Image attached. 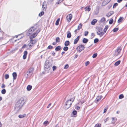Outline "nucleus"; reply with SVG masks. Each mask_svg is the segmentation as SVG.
Segmentation results:
<instances>
[{
	"instance_id": "nucleus-1",
	"label": "nucleus",
	"mask_w": 127,
	"mask_h": 127,
	"mask_svg": "<svg viewBox=\"0 0 127 127\" xmlns=\"http://www.w3.org/2000/svg\"><path fill=\"white\" fill-rule=\"evenodd\" d=\"M24 102V99L23 98H21L16 103L15 106V109L16 110L18 111L22 107Z\"/></svg>"
},
{
	"instance_id": "nucleus-2",
	"label": "nucleus",
	"mask_w": 127,
	"mask_h": 127,
	"mask_svg": "<svg viewBox=\"0 0 127 127\" xmlns=\"http://www.w3.org/2000/svg\"><path fill=\"white\" fill-rule=\"evenodd\" d=\"M74 98H71L67 100L65 102L64 106V108L67 109L69 108L71 106L72 103L73 101Z\"/></svg>"
},
{
	"instance_id": "nucleus-3",
	"label": "nucleus",
	"mask_w": 127,
	"mask_h": 127,
	"mask_svg": "<svg viewBox=\"0 0 127 127\" xmlns=\"http://www.w3.org/2000/svg\"><path fill=\"white\" fill-rule=\"evenodd\" d=\"M37 25H36L31 28L27 32V35H29L30 34H32L33 32L35 31V30L37 28Z\"/></svg>"
},
{
	"instance_id": "nucleus-4",
	"label": "nucleus",
	"mask_w": 127,
	"mask_h": 127,
	"mask_svg": "<svg viewBox=\"0 0 127 127\" xmlns=\"http://www.w3.org/2000/svg\"><path fill=\"white\" fill-rule=\"evenodd\" d=\"M96 29L97 34L99 35L100 37L102 36L105 32V31L104 32L102 31V29L101 28L97 27Z\"/></svg>"
},
{
	"instance_id": "nucleus-5",
	"label": "nucleus",
	"mask_w": 127,
	"mask_h": 127,
	"mask_svg": "<svg viewBox=\"0 0 127 127\" xmlns=\"http://www.w3.org/2000/svg\"><path fill=\"white\" fill-rule=\"evenodd\" d=\"M37 41V39H30V42L28 45V46L29 47V48H31L35 44Z\"/></svg>"
},
{
	"instance_id": "nucleus-6",
	"label": "nucleus",
	"mask_w": 127,
	"mask_h": 127,
	"mask_svg": "<svg viewBox=\"0 0 127 127\" xmlns=\"http://www.w3.org/2000/svg\"><path fill=\"white\" fill-rule=\"evenodd\" d=\"M40 31V29H38L37 30L36 32L32 34L30 36V39H33V38L35 37L37 35L38 33Z\"/></svg>"
},
{
	"instance_id": "nucleus-7",
	"label": "nucleus",
	"mask_w": 127,
	"mask_h": 127,
	"mask_svg": "<svg viewBox=\"0 0 127 127\" xmlns=\"http://www.w3.org/2000/svg\"><path fill=\"white\" fill-rule=\"evenodd\" d=\"M34 69L33 68H30L27 72L28 77H30L33 73Z\"/></svg>"
},
{
	"instance_id": "nucleus-8",
	"label": "nucleus",
	"mask_w": 127,
	"mask_h": 127,
	"mask_svg": "<svg viewBox=\"0 0 127 127\" xmlns=\"http://www.w3.org/2000/svg\"><path fill=\"white\" fill-rule=\"evenodd\" d=\"M51 64L49 63L46 62L45 63L44 65L45 69V70L47 69L49 70L51 68Z\"/></svg>"
},
{
	"instance_id": "nucleus-9",
	"label": "nucleus",
	"mask_w": 127,
	"mask_h": 127,
	"mask_svg": "<svg viewBox=\"0 0 127 127\" xmlns=\"http://www.w3.org/2000/svg\"><path fill=\"white\" fill-rule=\"evenodd\" d=\"M121 50V49L120 47H118L115 51L114 55L115 56H117L120 53Z\"/></svg>"
},
{
	"instance_id": "nucleus-10",
	"label": "nucleus",
	"mask_w": 127,
	"mask_h": 127,
	"mask_svg": "<svg viewBox=\"0 0 127 127\" xmlns=\"http://www.w3.org/2000/svg\"><path fill=\"white\" fill-rule=\"evenodd\" d=\"M84 45H81L78 46L77 47V49L78 51L79 52H80L84 49Z\"/></svg>"
},
{
	"instance_id": "nucleus-11",
	"label": "nucleus",
	"mask_w": 127,
	"mask_h": 127,
	"mask_svg": "<svg viewBox=\"0 0 127 127\" xmlns=\"http://www.w3.org/2000/svg\"><path fill=\"white\" fill-rule=\"evenodd\" d=\"M66 19L68 22H69L72 18V15L71 14L68 15L66 16Z\"/></svg>"
},
{
	"instance_id": "nucleus-12",
	"label": "nucleus",
	"mask_w": 127,
	"mask_h": 127,
	"mask_svg": "<svg viewBox=\"0 0 127 127\" xmlns=\"http://www.w3.org/2000/svg\"><path fill=\"white\" fill-rule=\"evenodd\" d=\"M102 96H99L97 97L96 100H95V101L96 103H97L98 102L100 101L101 99Z\"/></svg>"
},
{
	"instance_id": "nucleus-13",
	"label": "nucleus",
	"mask_w": 127,
	"mask_h": 127,
	"mask_svg": "<svg viewBox=\"0 0 127 127\" xmlns=\"http://www.w3.org/2000/svg\"><path fill=\"white\" fill-rule=\"evenodd\" d=\"M27 51H25L24 52V55L23 56V58L24 59H25L27 57Z\"/></svg>"
},
{
	"instance_id": "nucleus-14",
	"label": "nucleus",
	"mask_w": 127,
	"mask_h": 127,
	"mask_svg": "<svg viewBox=\"0 0 127 127\" xmlns=\"http://www.w3.org/2000/svg\"><path fill=\"white\" fill-rule=\"evenodd\" d=\"M80 38V36H78L77 38L74 41V43L75 44L77 43L78 41Z\"/></svg>"
},
{
	"instance_id": "nucleus-15",
	"label": "nucleus",
	"mask_w": 127,
	"mask_h": 127,
	"mask_svg": "<svg viewBox=\"0 0 127 127\" xmlns=\"http://www.w3.org/2000/svg\"><path fill=\"white\" fill-rule=\"evenodd\" d=\"M90 7V6H88L85 7V11H87L88 12L90 11L91 9Z\"/></svg>"
},
{
	"instance_id": "nucleus-16",
	"label": "nucleus",
	"mask_w": 127,
	"mask_h": 127,
	"mask_svg": "<svg viewBox=\"0 0 127 127\" xmlns=\"http://www.w3.org/2000/svg\"><path fill=\"white\" fill-rule=\"evenodd\" d=\"M17 74L16 73L14 72L12 73V76L13 77L14 80H15L17 77Z\"/></svg>"
},
{
	"instance_id": "nucleus-17",
	"label": "nucleus",
	"mask_w": 127,
	"mask_h": 127,
	"mask_svg": "<svg viewBox=\"0 0 127 127\" xmlns=\"http://www.w3.org/2000/svg\"><path fill=\"white\" fill-rule=\"evenodd\" d=\"M114 12L113 11H111L108 13L106 15V16L107 17H109L112 15L113 14Z\"/></svg>"
},
{
	"instance_id": "nucleus-18",
	"label": "nucleus",
	"mask_w": 127,
	"mask_h": 127,
	"mask_svg": "<svg viewBox=\"0 0 127 127\" xmlns=\"http://www.w3.org/2000/svg\"><path fill=\"white\" fill-rule=\"evenodd\" d=\"M21 36L18 39H17L15 40V42H16V41H17L18 40H19L20 39H21V38H22L23 37V36H21V35H16L15 36V37H16V38H17L18 37Z\"/></svg>"
},
{
	"instance_id": "nucleus-19",
	"label": "nucleus",
	"mask_w": 127,
	"mask_h": 127,
	"mask_svg": "<svg viewBox=\"0 0 127 127\" xmlns=\"http://www.w3.org/2000/svg\"><path fill=\"white\" fill-rule=\"evenodd\" d=\"M97 22V20L95 19H94L92 22H91V24L92 25H95V23Z\"/></svg>"
},
{
	"instance_id": "nucleus-20",
	"label": "nucleus",
	"mask_w": 127,
	"mask_h": 127,
	"mask_svg": "<svg viewBox=\"0 0 127 127\" xmlns=\"http://www.w3.org/2000/svg\"><path fill=\"white\" fill-rule=\"evenodd\" d=\"M67 38H70L71 36V33L69 31H68L67 32Z\"/></svg>"
},
{
	"instance_id": "nucleus-21",
	"label": "nucleus",
	"mask_w": 127,
	"mask_h": 127,
	"mask_svg": "<svg viewBox=\"0 0 127 127\" xmlns=\"http://www.w3.org/2000/svg\"><path fill=\"white\" fill-rule=\"evenodd\" d=\"M108 3V2L107 1H106V0H104V1L103 2L102 4V5L105 6Z\"/></svg>"
},
{
	"instance_id": "nucleus-22",
	"label": "nucleus",
	"mask_w": 127,
	"mask_h": 127,
	"mask_svg": "<svg viewBox=\"0 0 127 127\" xmlns=\"http://www.w3.org/2000/svg\"><path fill=\"white\" fill-rule=\"evenodd\" d=\"M32 88V86H31L28 85L27 87V89L28 91H29Z\"/></svg>"
},
{
	"instance_id": "nucleus-23",
	"label": "nucleus",
	"mask_w": 127,
	"mask_h": 127,
	"mask_svg": "<svg viewBox=\"0 0 127 127\" xmlns=\"http://www.w3.org/2000/svg\"><path fill=\"white\" fill-rule=\"evenodd\" d=\"M83 42L84 43H86L88 41V39L86 38H84L83 39Z\"/></svg>"
},
{
	"instance_id": "nucleus-24",
	"label": "nucleus",
	"mask_w": 127,
	"mask_h": 127,
	"mask_svg": "<svg viewBox=\"0 0 127 127\" xmlns=\"http://www.w3.org/2000/svg\"><path fill=\"white\" fill-rule=\"evenodd\" d=\"M61 49V46H59L57 47L55 49V50L56 51H58Z\"/></svg>"
},
{
	"instance_id": "nucleus-25",
	"label": "nucleus",
	"mask_w": 127,
	"mask_h": 127,
	"mask_svg": "<svg viewBox=\"0 0 127 127\" xmlns=\"http://www.w3.org/2000/svg\"><path fill=\"white\" fill-rule=\"evenodd\" d=\"M99 12V11L97 9H95L94 12V14L95 15H96L98 14V13Z\"/></svg>"
},
{
	"instance_id": "nucleus-26",
	"label": "nucleus",
	"mask_w": 127,
	"mask_h": 127,
	"mask_svg": "<svg viewBox=\"0 0 127 127\" xmlns=\"http://www.w3.org/2000/svg\"><path fill=\"white\" fill-rule=\"evenodd\" d=\"M123 19L124 18L123 17H120L119 19L118 20V23H120L121 22H122Z\"/></svg>"
},
{
	"instance_id": "nucleus-27",
	"label": "nucleus",
	"mask_w": 127,
	"mask_h": 127,
	"mask_svg": "<svg viewBox=\"0 0 127 127\" xmlns=\"http://www.w3.org/2000/svg\"><path fill=\"white\" fill-rule=\"evenodd\" d=\"M120 63V61H118L115 62L114 64V65L115 66H117Z\"/></svg>"
},
{
	"instance_id": "nucleus-28",
	"label": "nucleus",
	"mask_w": 127,
	"mask_h": 127,
	"mask_svg": "<svg viewBox=\"0 0 127 127\" xmlns=\"http://www.w3.org/2000/svg\"><path fill=\"white\" fill-rule=\"evenodd\" d=\"M26 115L25 114H24L23 115H19L18 117L19 118H22L24 117Z\"/></svg>"
},
{
	"instance_id": "nucleus-29",
	"label": "nucleus",
	"mask_w": 127,
	"mask_h": 127,
	"mask_svg": "<svg viewBox=\"0 0 127 127\" xmlns=\"http://www.w3.org/2000/svg\"><path fill=\"white\" fill-rule=\"evenodd\" d=\"M69 44V42L68 41H66L65 42L64 45L67 46H68Z\"/></svg>"
},
{
	"instance_id": "nucleus-30",
	"label": "nucleus",
	"mask_w": 127,
	"mask_h": 127,
	"mask_svg": "<svg viewBox=\"0 0 127 127\" xmlns=\"http://www.w3.org/2000/svg\"><path fill=\"white\" fill-rule=\"evenodd\" d=\"M60 20V18H58V19L57 20L55 23L56 25L57 26L59 25V22Z\"/></svg>"
},
{
	"instance_id": "nucleus-31",
	"label": "nucleus",
	"mask_w": 127,
	"mask_h": 127,
	"mask_svg": "<svg viewBox=\"0 0 127 127\" xmlns=\"http://www.w3.org/2000/svg\"><path fill=\"white\" fill-rule=\"evenodd\" d=\"M82 25L81 24H80L79 25L78 27L77 30H79L82 27Z\"/></svg>"
},
{
	"instance_id": "nucleus-32",
	"label": "nucleus",
	"mask_w": 127,
	"mask_h": 127,
	"mask_svg": "<svg viewBox=\"0 0 127 127\" xmlns=\"http://www.w3.org/2000/svg\"><path fill=\"white\" fill-rule=\"evenodd\" d=\"M6 91L5 89H3L1 90V93L3 94H5L6 93Z\"/></svg>"
},
{
	"instance_id": "nucleus-33",
	"label": "nucleus",
	"mask_w": 127,
	"mask_h": 127,
	"mask_svg": "<svg viewBox=\"0 0 127 127\" xmlns=\"http://www.w3.org/2000/svg\"><path fill=\"white\" fill-rule=\"evenodd\" d=\"M105 21V18L104 17H102L101 19L100 22H104Z\"/></svg>"
},
{
	"instance_id": "nucleus-34",
	"label": "nucleus",
	"mask_w": 127,
	"mask_h": 127,
	"mask_svg": "<svg viewBox=\"0 0 127 127\" xmlns=\"http://www.w3.org/2000/svg\"><path fill=\"white\" fill-rule=\"evenodd\" d=\"M45 3L43 2V4L42 6V7L43 8H45L46 7V6L45 5Z\"/></svg>"
},
{
	"instance_id": "nucleus-35",
	"label": "nucleus",
	"mask_w": 127,
	"mask_h": 127,
	"mask_svg": "<svg viewBox=\"0 0 127 127\" xmlns=\"http://www.w3.org/2000/svg\"><path fill=\"white\" fill-rule=\"evenodd\" d=\"M97 55V54L95 53L92 56V57L93 58H96Z\"/></svg>"
},
{
	"instance_id": "nucleus-36",
	"label": "nucleus",
	"mask_w": 127,
	"mask_h": 127,
	"mask_svg": "<svg viewBox=\"0 0 127 127\" xmlns=\"http://www.w3.org/2000/svg\"><path fill=\"white\" fill-rule=\"evenodd\" d=\"M68 49V47L67 46L64 47L63 48V50L64 51H67Z\"/></svg>"
},
{
	"instance_id": "nucleus-37",
	"label": "nucleus",
	"mask_w": 127,
	"mask_h": 127,
	"mask_svg": "<svg viewBox=\"0 0 127 127\" xmlns=\"http://www.w3.org/2000/svg\"><path fill=\"white\" fill-rule=\"evenodd\" d=\"M113 22V20L112 19H111L109 21V24H112Z\"/></svg>"
},
{
	"instance_id": "nucleus-38",
	"label": "nucleus",
	"mask_w": 127,
	"mask_h": 127,
	"mask_svg": "<svg viewBox=\"0 0 127 127\" xmlns=\"http://www.w3.org/2000/svg\"><path fill=\"white\" fill-rule=\"evenodd\" d=\"M72 113L73 115H75L77 114V112L75 110L73 111Z\"/></svg>"
},
{
	"instance_id": "nucleus-39",
	"label": "nucleus",
	"mask_w": 127,
	"mask_h": 127,
	"mask_svg": "<svg viewBox=\"0 0 127 127\" xmlns=\"http://www.w3.org/2000/svg\"><path fill=\"white\" fill-rule=\"evenodd\" d=\"M124 97V95L123 94L120 95L119 96V99H122Z\"/></svg>"
},
{
	"instance_id": "nucleus-40",
	"label": "nucleus",
	"mask_w": 127,
	"mask_h": 127,
	"mask_svg": "<svg viewBox=\"0 0 127 127\" xmlns=\"http://www.w3.org/2000/svg\"><path fill=\"white\" fill-rule=\"evenodd\" d=\"M44 14V12L43 11H42L41 13H40L39 14V16L41 17Z\"/></svg>"
},
{
	"instance_id": "nucleus-41",
	"label": "nucleus",
	"mask_w": 127,
	"mask_h": 127,
	"mask_svg": "<svg viewBox=\"0 0 127 127\" xmlns=\"http://www.w3.org/2000/svg\"><path fill=\"white\" fill-rule=\"evenodd\" d=\"M9 76L8 74H6L5 75V78L6 79H7L9 78Z\"/></svg>"
},
{
	"instance_id": "nucleus-42",
	"label": "nucleus",
	"mask_w": 127,
	"mask_h": 127,
	"mask_svg": "<svg viewBox=\"0 0 127 127\" xmlns=\"http://www.w3.org/2000/svg\"><path fill=\"white\" fill-rule=\"evenodd\" d=\"M60 41V39L59 37H57L56 39V42H59Z\"/></svg>"
},
{
	"instance_id": "nucleus-43",
	"label": "nucleus",
	"mask_w": 127,
	"mask_h": 127,
	"mask_svg": "<svg viewBox=\"0 0 127 127\" xmlns=\"http://www.w3.org/2000/svg\"><path fill=\"white\" fill-rule=\"evenodd\" d=\"M49 124V122L48 121H45L44 122L43 124L45 125L46 126L47 125Z\"/></svg>"
},
{
	"instance_id": "nucleus-44",
	"label": "nucleus",
	"mask_w": 127,
	"mask_h": 127,
	"mask_svg": "<svg viewBox=\"0 0 127 127\" xmlns=\"http://www.w3.org/2000/svg\"><path fill=\"white\" fill-rule=\"evenodd\" d=\"M118 5V4L117 3H115L113 6V8H115L116 6H117Z\"/></svg>"
},
{
	"instance_id": "nucleus-45",
	"label": "nucleus",
	"mask_w": 127,
	"mask_h": 127,
	"mask_svg": "<svg viewBox=\"0 0 127 127\" xmlns=\"http://www.w3.org/2000/svg\"><path fill=\"white\" fill-rule=\"evenodd\" d=\"M107 109H108V107H105L104 108V110L103 113H105L106 112L107 110Z\"/></svg>"
},
{
	"instance_id": "nucleus-46",
	"label": "nucleus",
	"mask_w": 127,
	"mask_h": 127,
	"mask_svg": "<svg viewBox=\"0 0 127 127\" xmlns=\"http://www.w3.org/2000/svg\"><path fill=\"white\" fill-rule=\"evenodd\" d=\"M118 30V28H115L113 30V31L114 32H115Z\"/></svg>"
},
{
	"instance_id": "nucleus-47",
	"label": "nucleus",
	"mask_w": 127,
	"mask_h": 127,
	"mask_svg": "<svg viewBox=\"0 0 127 127\" xmlns=\"http://www.w3.org/2000/svg\"><path fill=\"white\" fill-rule=\"evenodd\" d=\"M101 125L99 124H97L95 125L94 127H100Z\"/></svg>"
},
{
	"instance_id": "nucleus-48",
	"label": "nucleus",
	"mask_w": 127,
	"mask_h": 127,
	"mask_svg": "<svg viewBox=\"0 0 127 127\" xmlns=\"http://www.w3.org/2000/svg\"><path fill=\"white\" fill-rule=\"evenodd\" d=\"M98 41V39L97 38H95L94 40V43H96Z\"/></svg>"
},
{
	"instance_id": "nucleus-49",
	"label": "nucleus",
	"mask_w": 127,
	"mask_h": 127,
	"mask_svg": "<svg viewBox=\"0 0 127 127\" xmlns=\"http://www.w3.org/2000/svg\"><path fill=\"white\" fill-rule=\"evenodd\" d=\"M75 108L77 110H78L80 109V107L79 106H77L76 105L75 107Z\"/></svg>"
},
{
	"instance_id": "nucleus-50",
	"label": "nucleus",
	"mask_w": 127,
	"mask_h": 127,
	"mask_svg": "<svg viewBox=\"0 0 127 127\" xmlns=\"http://www.w3.org/2000/svg\"><path fill=\"white\" fill-rule=\"evenodd\" d=\"M5 87V85L3 84H2V85L1 86V88L2 89L4 88Z\"/></svg>"
},
{
	"instance_id": "nucleus-51",
	"label": "nucleus",
	"mask_w": 127,
	"mask_h": 127,
	"mask_svg": "<svg viewBox=\"0 0 127 127\" xmlns=\"http://www.w3.org/2000/svg\"><path fill=\"white\" fill-rule=\"evenodd\" d=\"M88 34V32L87 31H85L84 32V35L85 36H87Z\"/></svg>"
},
{
	"instance_id": "nucleus-52",
	"label": "nucleus",
	"mask_w": 127,
	"mask_h": 127,
	"mask_svg": "<svg viewBox=\"0 0 127 127\" xmlns=\"http://www.w3.org/2000/svg\"><path fill=\"white\" fill-rule=\"evenodd\" d=\"M108 28V26H105V29H104V32H105H105H106V31L107 30Z\"/></svg>"
},
{
	"instance_id": "nucleus-53",
	"label": "nucleus",
	"mask_w": 127,
	"mask_h": 127,
	"mask_svg": "<svg viewBox=\"0 0 127 127\" xmlns=\"http://www.w3.org/2000/svg\"><path fill=\"white\" fill-rule=\"evenodd\" d=\"M53 48V47L51 45H49L47 47L48 49H52Z\"/></svg>"
},
{
	"instance_id": "nucleus-54",
	"label": "nucleus",
	"mask_w": 127,
	"mask_h": 127,
	"mask_svg": "<svg viewBox=\"0 0 127 127\" xmlns=\"http://www.w3.org/2000/svg\"><path fill=\"white\" fill-rule=\"evenodd\" d=\"M68 65L67 64L65 66L64 68V69H66L68 68Z\"/></svg>"
},
{
	"instance_id": "nucleus-55",
	"label": "nucleus",
	"mask_w": 127,
	"mask_h": 127,
	"mask_svg": "<svg viewBox=\"0 0 127 127\" xmlns=\"http://www.w3.org/2000/svg\"><path fill=\"white\" fill-rule=\"evenodd\" d=\"M53 71H54L56 69V67L55 66H53Z\"/></svg>"
},
{
	"instance_id": "nucleus-56",
	"label": "nucleus",
	"mask_w": 127,
	"mask_h": 127,
	"mask_svg": "<svg viewBox=\"0 0 127 127\" xmlns=\"http://www.w3.org/2000/svg\"><path fill=\"white\" fill-rule=\"evenodd\" d=\"M89 63L90 62L89 61H87L85 63V65L86 66H87L89 64Z\"/></svg>"
},
{
	"instance_id": "nucleus-57",
	"label": "nucleus",
	"mask_w": 127,
	"mask_h": 127,
	"mask_svg": "<svg viewBox=\"0 0 127 127\" xmlns=\"http://www.w3.org/2000/svg\"><path fill=\"white\" fill-rule=\"evenodd\" d=\"M112 6V5L111 4H110L108 6V7L109 9Z\"/></svg>"
},
{
	"instance_id": "nucleus-58",
	"label": "nucleus",
	"mask_w": 127,
	"mask_h": 127,
	"mask_svg": "<svg viewBox=\"0 0 127 127\" xmlns=\"http://www.w3.org/2000/svg\"><path fill=\"white\" fill-rule=\"evenodd\" d=\"M86 100V99H85V100L84 101H80V102L81 103V104H83V103H84V102H85Z\"/></svg>"
},
{
	"instance_id": "nucleus-59",
	"label": "nucleus",
	"mask_w": 127,
	"mask_h": 127,
	"mask_svg": "<svg viewBox=\"0 0 127 127\" xmlns=\"http://www.w3.org/2000/svg\"><path fill=\"white\" fill-rule=\"evenodd\" d=\"M51 103H50L48 104V105L47 106V108H48L49 107V106L51 105Z\"/></svg>"
},
{
	"instance_id": "nucleus-60",
	"label": "nucleus",
	"mask_w": 127,
	"mask_h": 127,
	"mask_svg": "<svg viewBox=\"0 0 127 127\" xmlns=\"http://www.w3.org/2000/svg\"><path fill=\"white\" fill-rule=\"evenodd\" d=\"M77 29H76V30H75V31H74V32L76 34V33H77L78 32L77 31Z\"/></svg>"
},
{
	"instance_id": "nucleus-61",
	"label": "nucleus",
	"mask_w": 127,
	"mask_h": 127,
	"mask_svg": "<svg viewBox=\"0 0 127 127\" xmlns=\"http://www.w3.org/2000/svg\"><path fill=\"white\" fill-rule=\"evenodd\" d=\"M123 0H118L117 2L119 3L120 2Z\"/></svg>"
},
{
	"instance_id": "nucleus-62",
	"label": "nucleus",
	"mask_w": 127,
	"mask_h": 127,
	"mask_svg": "<svg viewBox=\"0 0 127 127\" xmlns=\"http://www.w3.org/2000/svg\"><path fill=\"white\" fill-rule=\"evenodd\" d=\"M91 35L93 36V37H94L95 35V34L94 33H92L91 34Z\"/></svg>"
},
{
	"instance_id": "nucleus-63",
	"label": "nucleus",
	"mask_w": 127,
	"mask_h": 127,
	"mask_svg": "<svg viewBox=\"0 0 127 127\" xmlns=\"http://www.w3.org/2000/svg\"><path fill=\"white\" fill-rule=\"evenodd\" d=\"M78 55H76L74 57V58L76 59V58L77 57H78Z\"/></svg>"
},
{
	"instance_id": "nucleus-64",
	"label": "nucleus",
	"mask_w": 127,
	"mask_h": 127,
	"mask_svg": "<svg viewBox=\"0 0 127 127\" xmlns=\"http://www.w3.org/2000/svg\"><path fill=\"white\" fill-rule=\"evenodd\" d=\"M109 118H107L105 120H104V121L105 122H106L108 120V119Z\"/></svg>"
}]
</instances>
